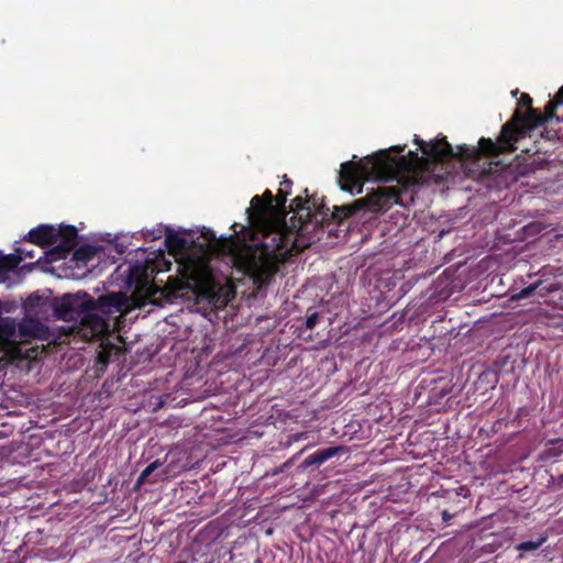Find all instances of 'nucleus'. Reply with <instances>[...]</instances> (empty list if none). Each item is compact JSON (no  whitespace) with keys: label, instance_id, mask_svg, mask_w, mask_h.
Masks as SVG:
<instances>
[{"label":"nucleus","instance_id":"obj_29","mask_svg":"<svg viewBox=\"0 0 563 563\" xmlns=\"http://www.w3.org/2000/svg\"><path fill=\"white\" fill-rule=\"evenodd\" d=\"M517 93H518V90L512 91L514 96H517Z\"/></svg>","mask_w":563,"mask_h":563},{"label":"nucleus","instance_id":"obj_22","mask_svg":"<svg viewBox=\"0 0 563 563\" xmlns=\"http://www.w3.org/2000/svg\"><path fill=\"white\" fill-rule=\"evenodd\" d=\"M464 509H465V505L444 507L441 511L443 521L448 523L453 517H455L460 511H462Z\"/></svg>","mask_w":563,"mask_h":563},{"label":"nucleus","instance_id":"obj_25","mask_svg":"<svg viewBox=\"0 0 563 563\" xmlns=\"http://www.w3.org/2000/svg\"><path fill=\"white\" fill-rule=\"evenodd\" d=\"M319 320V312L313 311L306 319V328L312 330Z\"/></svg>","mask_w":563,"mask_h":563},{"label":"nucleus","instance_id":"obj_12","mask_svg":"<svg viewBox=\"0 0 563 563\" xmlns=\"http://www.w3.org/2000/svg\"><path fill=\"white\" fill-rule=\"evenodd\" d=\"M24 240L41 247H53L56 243V229L49 224H40L30 230Z\"/></svg>","mask_w":563,"mask_h":563},{"label":"nucleus","instance_id":"obj_6","mask_svg":"<svg viewBox=\"0 0 563 563\" xmlns=\"http://www.w3.org/2000/svg\"><path fill=\"white\" fill-rule=\"evenodd\" d=\"M413 142L419 146L421 152L434 163H440L451 158H459L462 162H477L482 157H485L484 154H477L472 157L464 156V153H462L460 148L467 145H459L456 151H454L445 136L437 139L434 142L427 143L423 140H420L418 135H415Z\"/></svg>","mask_w":563,"mask_h":563},{"label":"nucleus","instance_id":"obj_8","mask_svg":"<svg viewBox=\"0 0 563 563\" xmlns=\"http://www.w3.org/2000/svg\"><path fill=\"white\" fill-rule=\"evenodd\" d=\"M123 314L119 312H114L112 308L109 312H104L102 310H93L86 312L79 320L80 323L90 329L91 335H101L110 331L111 328V319H119Z\"/></svg>","mask_w":563,"mask_h":563},{"label":"nucleus","instance_id":"obj_21","mask_svg":"<svg viewBox=\"0 0 563 563\" xmlns=\"http://www.w3.org/2000/svg\"><path fill=\"white\" fill-rule=\"evenodd\" d=\"M186 243H187L186 239L175 232L169 231L166 234L165 244H166L167 249H169L172 251H180V250L185 249Z\"/></svg>","mask_w":563,"mask_h":563},{"label":"nucleus","instance_id":"obj_10","mask_svg":"<svg viewBox=\"0 0 563 563\" xmlns=\"http://www.w3.org/2000/svg\"><path fill=\"white\" fill-rule=\"evenodd\" d=\"M274 201L275 196L269 189H266L262 196H254L251 207L246 210L249 218L257 221L266 220L273 213Z\"/></svg>","mask_w":563,"mask_h":563},{"label":"nucleus","instance_id":"obj_23","mask_svg":"<svg viewBox=\"0 0 563 563\" xmlns=\"http://www.w3.org/2000/svg\"><path fill=\"white\" fill-rule=\"evenodd\" d=\"M162 465V463L156 460L154 462H152L151 464H148L143 471L142 473L140 474L139 478H137V484H143L147 481L148 476L156 470L158 468L159 466Z\"/></svg>","mask_w":563,"mask_h":563},{"label":"nucleus","instance_id":"obj_5","mask_svg":"<svg viewBox=\"0 0 563 563\" xmlns=\"http://www.w3.org/2000/svg\"><path fill=\"white\" fill-rule=\"evenodd\" d=\"M73 297L71 307L74 309L75 321H79L86 312L93 310H102L109 312L112 308L114 312L124 314L129 309V297L119 291L100 296L95 300L87 292L70 294Z\"/></svg>","mask_w":563,"mask_h":563},{"label":"nucleus","instance_id":"obj_27","mask_svg":"<svg viewBox=\"0 0 563 563\" xmlns=\"http://www.w3.org/2000/svg\"><path fill=\"white\" fill-rule=\"evenodd\" d=\"M292 181L287 178V176H284V180L280 183V188H285L286 190L290 191Z\"/></svg>","mask_w":563,"mask_h":563},{"label":"nucleus","instance_id":"obj_28","mask_svg":"<svg viewBox=\"0 0 563 563\" xmlns=\"http://www.w3.org/2000/svg\"><path fill=\"white\" fill-rule=\"evenodd\" d=\"M100 361H101L103 364H107V363H108V356L100 355Z\"/></svg>","mask_w":563,"mask_h":563},{"label":"nucleus","instance_id":"obj_4","mask_svg":"<svg viewBox=\"0 0 563 563\" xmlns=\"http://www.w3.org/2000/svg\"><path fill=\"white\" fill-rule=\"evenodd\" d=\"M180 275L169 277L168 286L174 291L189 290L198 299L211 301L217 297L219 284L207 265L189 263L179 269Z\"/></svg>","mask_w":563,"mask_h":563},{"label":"nucleus","instance_id":"obj_18","mask_svg":"<svg viewBox=\"0 0 563 563\" xmlns=\"http://www.w3.org/2000/svg\"><path fill=\"white\" fill-rule=\"evenodd\" d=\"M145 294L143 298H140L139 292L135 291L131 295V299L134 301V305L137 307H143L146 303H153L155 301V296L159 292V289L155 287L153 284L145 283L143 285Z\"/></svg>","mask_w":563,"mask_h":563},{"label":"nucleus","instance_id":"obj_1","mask_svg":"<svg viewBox=\"0 0 563 563\" xmlns=\"http://www.w3.org/2000/svg\"><path fill=\"white\" fill-rule=\"evenodd\" d=\"M404 146H393L389 150H380L364 159L356 161V155L349 162L342 163L339 183L344 191L352 195L361 194L365 181L369 178L389 181L396 180L395 186H380L368 192L364 198L353 203L334 207L330 211L323 202H317L313 197H296L289 205L292 227L301 233H308L323 228L330 221L341 224L345 219L361 211L384 212L394 205H404V196L408 195L417 180L409 173L419 159L416 152H409L407 156L395 157L390 152L401 153Z\"/></svg>","mask_w":563,"mask_h":563},{"label":"nucleus","instance_id":"obj_15","mask_svg":"<svg viewBox=\"0 0 563 563\" xmlns=\"http://www.w3.org/2000/svg\"><path fill=\"white\" fill-rule=\"evenodd\" d=\"M42 332H44V325L34 319L24 320L19 325V333L23 340L40 338Z\"/></svg>","mask_w":563,"mask_h":563},{"label":"nucleus","instance_id":"obj_11","mask_svg":"<svg viewBox=\"0 0 563 563\" xmlns=\"http://www.w3.org/2000/svg\"><path fill=\"white\" fill-rule=\"evenodd\" d=\"M35 257L33 250L16 247L13 254L4 255L0 252V283L5 282L8 273L14 271L23 258Z\"/></svg>","mask_w":563,"mask_h":563},{"label":"nucleus","instance_id":"obj_7","mask_svg":"<svg viewBox=\"0 0 563 563\" xmlns=\"http://www.w3.org/2000/svg\"><path fill=\"white\" fill-rule=\"evenodd\" d=\"M78 231L74 225L56 229V243L47 251L51 262L65 260L77 245Z\"/></svg>","mask_w":563,"mask_h":563},{"label":"nucleus","instance_id":"obj_9","mask_svg":"<svg viewBox=\"0 0 563 563\" xmlns=\"http://www.w3.org/2000/svg\"><path fill=\"white\" fill-rule=\"evenodd\" d=\"M560 287L556 283H547L545 280L539 278L533 283L529 284L520 288L516 291L515 287H512V292L510 295L511 301H518L521 299H527L538 295L539 297H545L547 295L559 290Z\"/></svg>","mask_w":563,"mask_h":563},{"label":"nucleus","instance_id":"obj_13","mask_svg":"<svg viewBox=\"0 0 563 563\" xmlns=\"http://www.w3.org/2000/svg\"><path fill=\"white\" fill-rule=\"evenodd\" d=\"M346 448L344 445H338V446H328L324 449H320L312 454L308 455L301 463L300 468L306 470L310 466L317 465L320 466L328 460L340 455L341 453H345Z\"/></svg>","mask_w":563,"mask_h":563},{"label":"nucleus","instance_id":"obj_14","mask_svg":"<svg viewBox=\"0 0 563 563\" xmlns=\"http://www.w3.org/2000/svg\"><path fill=\"white\" fill-rule=\"evenodd\" d=\"M73 297L66 294L60 298H56L53 303L55 316L63 321H75L74 309L71 307Z\"/></svg>","mask_w":563,"mask_h":563},{"label":"nucleus","instance_id":"obj_30","mask_svg":"<svg viewBox=\"0 0 563 563\" xmlns=\"http://www.w3.org/2000/svg\"><path fill=\"white\" fill-rule=\"evenodd\" d=\"M561 479L563 481V475H561Z\"/></svg>","mask_w":563,"mask_h":563},{"label":"nucleus","instance_id":"obj_2","mask_svg":"<svg viewBox=\"0 0 563 563\" xmlns=\"http://www.w3.org/2000/svg\"><path fill=\"white\" fill-rule=\"evenodd\" d=\"M220 253L230 255L234 266L247 275L260 291L267 287L290 255V239L278 230H265L253 244H241L236 234L217 242Z\"/></svg>","mask_w":563,"mask_h":563},{"label":"nucleus","instance_id":"obj_24","mask_svg":"<svg viewBox=\"0 0 563 563\" xmlns=\"http://www.w3.org/2000/svg\"><path fill=\"white\" fill-rule=\"evenodd\" d=\"M287 201L275 199L273 202V213L285 216L287 213Z\"/></svg>","mask_w":563,"mask_h":563},{"label":"nucleus","instance_id":"obj_20","mask_svg":"<svg viewBox=\"0 0 563 563\" xmlns=\"http://www.w3.org/2000/svg\"><path fill=\"white\" fill-rule=\"evenodd\" d=\"M73 251H74V258L77 262L87 263L97 254L98 247L90 245V244H84Z\"/></svg>","mask_w":563,"mask_h":563},{"label":"nucleus","instance_id":"obj_17","mask_svg":"<svg viewBox=\"0 0 563 563\" xmlns=\"http://www.w3.org/2000/svg\"><path fill=\"white\" fill-rule=\"evenodd\" d=\"M470 496V489L466 486H460L454 489H448L443 498L449 506L465 505V499Z\"/></svg>","mask_w":563,"mask_h":563},{"label":"nucleus","instance_id":"obj_3","mask_svg":"<svg viewBox=\"0 0 563 563\" xmlns=\"http://www.w3.org/2000/svg\"><path fill=\"white\" fill-rule=\"evenodd\" d=\"M563 104V86L559 89L553 100H550L544 112L532 108V98L522 93L518 101V109L511 119L506 122L501 131L493 141L489 137H481L478 146H463L460 150L464 156L472 157L484 154L487 158H497L501 153H510L516 150V142L523 137L528 130L538 128L555 117V110Z\"/></svg>","mask_w":563,"mask_h":563},{"label":"nucleus","instance_id":"obj_16","mask_svg":"<svg viewBox=\"0 0 563 563\" xmlns=\"http://www.w3.org/2000/svg\"><path fill=\"white\" fill-rule=\"evenodd\" d=\"M16 332V323L10 317L3 318L0 314V345H5L13 341Z\"/></svg>","mask_w":563,"mask_h":563},{"label":"nucleus","instance_id":"obj_26","mask_svg":"<svg viewBox=\"0 0 563 563\" xmlns=\"http://www.w3.org/2000/svg\"><path fill=\"white\" fill-rule=\"evenodd\" d=\"M290 195V191L285 188H279L275 199L287 201V197Z\"/></svg>","mask_w":563,"mask_h":563},{"label":"nucleus","instance_id":"obj_19","mask_svg":"<svg viewBox=\"0 0 563 563\" xmlns=\"http://www.w3.org/2000/svg\"><path fill=\"white\" fill-rule=\"evenodd\" d=\"M547 540L548 536L541 534L537 540H529L517 543L515 545V550L519 552L518 558L522 559L526 552L537 551L541 545H543L547 542Z\"/></svg>","mask_w":563,"mask_h":563}]
</instances>
